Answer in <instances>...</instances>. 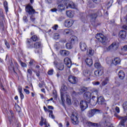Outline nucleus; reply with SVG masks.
<instances>
[{
    "label": "nucleus",
    "mask_w": 127,
    "mask_h": 127,
    "mask_svg": "<svg viewBox=\"0 0 127 127\" xmlns=\"http://www.w3.org/2000/svg\"><path fill=\"white\" fill-rule=\"evenodd\" d=\"M20 64L21 65L22 67H26L27 65L26 64L21 62V61H19Z\"/></svg>",
    "instance_id": "603ef678"
},
{
    "label": "nucleus",
    "mask_w": 127,
    "mask_h": 127,
    "mask_svg": "<svg viewBox=\"0 0 127 127\" xmlns=\"http://www.w3.org/2000/svg\"><path fill=\"white\" fill-rule=\"evenodd\" d=\"M120 119L121 120V122L118 125V127H125V123L127 121V117H120Z\"/></svg>",
    "instance_id": "9d476101"
},
{
    "label": "nucleus",
    "mask_w": 127,
    "mask_h": 127,
    "mask_svg": "<svg viewBox=\"0 0 127 127\" xmlns=\"http://www.w3.org/2000/svg\"><path fill=\"white\" fill-rule=\"evenodd\" d=\"M68 80L71 84H76L77 83V78L73 75H69L68 77Z\"/></svg>",
    "instance_id": "4468645a"
},
{
    "label": "nucleus",
    "mask_w": 127,
    "mask_h": 127,
    "mask_svg": "<svg viewBox=\"0 0 127 127\" xmlns=\"http://www.w3.org/2000/svg\"><path fill=\"white\" fill-rule=\"evenodd\" d=\"M64 64L67 65L68 68H71L72 66V62L71 61V59L69 58H65L64 60Z\"/></svg>",
    "instance_id": "ddd939ff"
},
{
    "label": "nucleus",
    "mask_w": 127,
    "mask_h": 127,
    "mask_svg": "<svg viewBox=\"0 0 127 127\" xmlns=\"http://www.w3.org/2000/svg\"><path fill=\"white\" fill-rule=\"evenodd\" d=\"M35 53H38L40 54V53H42V49L41 48H36L35 50Z\"/></svg>",
    "instance_id": "c9c22d12"
},
{
    "label": "nucleus",
    "mask_w": 127,
    "mask_h": 127,
    "mask_svg": "<svg viewBox=\"0 0 127 127\" xmlns=\"http://www.w3.org/2000/svg\"><path fill=\"white\" fill-rule=\"evenodd\" d=\"M79 95H80L79 94V92H76L74 91H73L71 93V95L72 96V97H76Z\"/></svg>",
    "instance_id": "79ce46f5"
},
{
    "label": "nucleus",
    "mask_w": 127,
    "mask_h": 127,
    "mask_svg": "<svg viewBox=\"0 0 127 127\" xmlns=\"http://www.w3.org/2000/svg\"><path fill=\"white\" fill-rule=\"evenodd\" d=\"M102 10L99 9L96 13H92L90 14V17L92 19H96L97 16H102Z\"/></svg>",
    "instance_id": "6e6552de"
},
{
    "label": "nucleus",
    "mask_w": 127,
    "mask_h": 127,
    "mask_svg": "<svg viewBox=\"0 0 127 127\" xmlns=\"http://www.w3.org/2000/svg\"><path fill=\"white\" fill-rule=\"evenodd\" d=\"M4 44L7 48H9V47H10V46H9V44L8 43V42H7V41H6V40H4Z\"/></svg>",
    "instance_id": "49530a36"
},
{
    "label": "nucleus",
    "mask_w": 127,
    "mask_h": 127,
    "mask_svg": "<svg viewBox=\"0 0 127 127\" xmlns=\"http://www.w3.org/2000/svg\"><path fill=\"white\" fill-rule=\"evenodd\" d=\"M43 85H44V81H42L41 83H39V87L40 88H42V87H43Z\"/></svg>",
    "instance_id": "680f3d73"
},
{
    "label": "nucleus",
    "mask_w": 127,
    "mask_h": 127,
    "mask_svg": "<svg viewBox=\"0 0 127 127\" xmlns=\"http://www.w3.org/2000/svg\"><path fill=\"white\" fill-rule=\"evenodd\" d=\"M95 38L98 40V41H100V42H101L103 45H106V37H104V35L102 33H99L97 34L95 36Z\"/></svg>",
    "instance_id": "39448f33"
},
{
    "label": "nucleus",
    "mask_w": 127,
    "mask_h": 127,
    "mask_svg": "<svg viewBox=\"0 0 127 127\" xmlns=\"http://www.w3.org/2000/svg\"><path fill=\"white\" fill-rule=\"evenodd\" d=\"M94 53L95 51H94V50L92 49H89L87 51V55H90L91 56H93V55H94Z\"/></svg>",
    "instance_id": "cd10ccee"
},
{
    "label": "nucleus",
    "mask_w": 127,
    "mask_h": 127,
    "mask_svg": "<svg viewBox=\"0 0 127 127\" xmlns=\"http://www.w3.org/2000/svg\"><path fill=\"white\" fill-rule=\"evenodd\" d=\"M108 48H119V45L117 44V42H114L109 46Z\"/></svg>",
    "instance_id": "a878e982"
},
{
    "label": "nucleus",
    "mask_w": 127,
    "mask_h": 127,
    "mask_svg": "<svg viewBox=\"0 0 127 127\" xmlns=\"http://www.w3.org/2000/svg\"><path fill=\"white\" fill-rule=\"evenodd\" d=\"M66 15L68 17L72 18L74 16V14L73 13L72 11L71 10H67L66 11Z\"/></svg>",
    "instance_id": "bb28decb"
},
{
    "label": "nucleus",
    "mask_w": 127,
    "mask_h": 127,
    "mask_svg": "<svg viewBox=\"0 0 127 127\" xmlns=\"http://www.w3.org/2000/svg\"><path fill=\"white\" fill-rule=\"evenodd\" d=\"M115 110H116V112H117V113H118V114L119 113H120V108H119L118 107H116Z\"/></svg>",
    "instance_id": "774afa93"
},
{
    "label": "nucleus",
    "mask_w": 127,
    "mask_h": 127,
    "mask_svg": "<svg viewBox=\"0 0 127 127\" xmlns=\"http://www.w3.org/2000/svg\"><path fill=\"white\" fill-rule=\"evenodd\" d=\"M92 84L94 86H99V85H100V82L99 81H94L92 82Z\"/></svg>",
    "instance_id": "8fccbe9b"
},
{
    "label": "nucleus",
    "mask_w": 127,
    "mask_h": 127,
    "mask_svg": "<svg viewBox=\"0 0 127 127\" xmlns=\"http://www.w3.org/2000/svg\"><path fill=\"white\" fill-rule=\"evenodd\" d=\"M10 66H11V67H12L13 72H14V73H15V74H16V69H15V67H14V66H13V64L12 63H11L10 64Z\"/></svg>",
    "instance_id": "37998d69"
},
{
    "label": "nucleus",
    "mask_w": 127,
    "mask_h": 127,
    "mask_svg": "<svg viewBox=\"0 0 127 127\" xmlns=\"http://www.w3.org/2000/svg\"><path fill=\"white\" fill-rule=\"evenodd\" d=\"M62 91H63L64 92H65V91H66L67 90V86H66V85H63L62 86Z\"/></svg>",
    "instance_id": "de8ad7c7"
},
{
    "label": "nucleus",
    "mask_w": 127,
    "mask_h": 127,
    "mask_svg": "<svg viewBox=\"0 0 127 127\" xmlns=\"http://www.w3.org/2000/svg\"><path fill=\"white\" fill-rule=\"evenodd\" d=\"M24 91L25 92V93L27 94V95H29L30 92L29 91V90L28 89H24Z\"/></svg>",
    "instance_id": "6e6d98bb"
},
{
    "label": "nucleus",
    "mask_w": 127,
    "mask_h": 127,
    "mask_svg": "<svg viewBox=\"0 0 127 127\" xmlns=\"http://www.w3.org/2000/svg\"><path fill=\"white\" fill-rule=\"evenodd\" d=\"M54 72V69H51L50 70H48L47 74L48 75H49V76H52V75H53V73Z\"/></svg>",
    "instance_id": "e433bc0d"
},
{
    "label": "nucleus",
    "mask_w": 127,
    "mask_h": 127,
    "mask_svg": "<svg viewBox=\"0 0 127 127\" xmlns=\"http://www.w3.org/2000/svg\"><path fill=\"white\" fill-rule=\"evenodd\" d=\"M23 20L24 22H28V19H27V16H24L23 17Z\"/></svg>",
    "instance_id": "3c124183"
},
{
    "label": "nucleus",
    "mask_w": 127,
    "mask_h": 127,
    "mask_svg": "<svg viewBox=\"0 0 127 127\" xmlns=\"http://www.w3.org/2000/svg\"><path fill=\"white\" fill-rule=\"evenodd\" d=\"M92 1H93V2H94V3H100V2H101V0H92Z\"/></svg>",
    "instance_id": "4d7b16f0"
},
{
    "label": "nucleus",
    "mask_w": 127,
    "mask_h": 127,
    "mask_svg": "<svg viewBox=\"0 0 127 127\" xmlns=\"http://www.w3.org/2000/svg\"><path fill=\"white\" fill-rule=\"evenodd\" d=\"M61 100L62 102H64V101H65V100L64 99V94H63V92L61 91Z\"/></svg>",
    "instance_id": "c03bdc74"
},
{
    "label": "nucleus",
    "mask_w": 127,
    "mask_h": 127,
    "mask_svg": "<svg viewBox=\"0 0 127 127\" xmlns=\"http://www.w3.org/2000/svg\"><path fill=\"white\" fill-rule=\"evenodd\" d=\"M34 47L35 48H42V47H43V45L41 41L36 42L34 43Z\"/></svg>",
    "instance_id": "f3484780"
},
{
    "label": "nucleus",
    "mask_w": 127,
    "mask_h": 127,
    "mask_svg": "<svg viewBox=\"0 0 127 127\" xmlns=\"http://www.w3.org/2000/svg\"><path fill=\"white\" fill-rule=\"evenodd\" d=\"M121 51L122 53H125V52H127V48H122Z\"/></svg>",
    "instance_id": "052dcab7"
},
{
    "label": "nucleus",
    "mask_w": 127,
    "mask_h": 127,
    "mask_svg": "<svg viewBox=\"0 0 127 127\" xmlns=\"http://www.w3.org/2000/svg\"><path fill=\"white\" fill-rule=\"evenodd\" d=\"M31 39H32L33 42H36L37 41H39L40 40V38L37 36V35H33L31 37Z\"/></svg>",
    "instance_id": "4be33fe9"
},
{
    "label": "nucleus",
    "mask_w": 127,
    "mask_h": 127,
    "mask_svg": "<svg viewBox=\"0 0 127 127\" xmlns=\"http://www.w3.org/2000/svg\"><path fill=\"white\" fill-rule=\"evenodd\" d=\"M34 72H35L36 73V75L37 76V77H39L40 76V72L39 71H34Z\"/></svg>",
    "instance_id": "13d9d810"
},
{
    "label": "nucleus",
    "mask_w": 127,
    "mask_h": 127,
    "mask_svg": "<svg viewBox=\"0 0 127 127\" xmlns=\"http://www.w3.org/2000/svg\"><path fill=\"white\" fill-rule=\"evenodd\" d=\"M53 29H54V30H57L58 28V25L57 24H55L54 25V26L52 27Z\"/></svg>",
    "instance_id": "864d4df0"
},
{
    "label": "nucleus",
    "mask_w": 127,
    "mask_h": 127,
    "mask_svg": "<svg viewBox=\"0 0 127 127\" xmlns=\"http://www.w3.org/2000/svg\"><path fill=\"white\" fill-rule=\"evenodd\" d=\"M94 67L96 68V69H103V68H102V65H101L100 63H95L94 64Z\"/></svg>",
    "instance_id": "7c9ffc66"
},
{
    "label": "nucleus",
    "mask_w": 127,
    "mask_h": 127,
    "mask_svg": "<svg viewBox=\"0 0 127 127\" xmlns=\"http://www.w3.org/2000/svg\"><path fill=\"white\" fill-rule=\"evenodd\" d=\"M85 62L88 66L90 67L93 65V60L91 59L87 58L85 60Z\"/></svg>",
    "instance_id": "412c9836"
},
{
    "label": "nucleus",
    "mask_w": 127,
    "mask_h": 127,
    "mask_svg": "<svg viewBox=\"0 0 127 127\" xmlns=\"http://www.w3.org/2000/svg\"><path fill=\"white\" fill-rule=\"evenodd\" d=\"M66 101L68 105H71V99H70V96H66Z\"/></svg>",
    "instance_id": "ea45409f"
},
{
    "label": "nucleus",
    "mask_w": 127,
    "mask_h": 127,
    "mask_svg": "<svg viewBox=\"0 0 127 127\" xmlns=\"http://www.w3.org/2000/svg\"><path fill=\"white\" fill-rule=\"evenodd\" d=\"M119 37L122 38V39H125L127 37V32L124 30L120 31L119 34Z\"/></svg>",
    "instance_id": "dca6fc26"
},
{
    "label": "nucleus",
    "mask_w": 127,
    "mask_h": 127,
    "mask_svg": "<svg viewBox=\"0 0 127 127\" xmlns=\"http://www.w3.org/2000/svg\"><path fill=\"white\" fill-rule=\"evenodd\" d=\"M90 125L92 127H98V124L97 123H93L90 122Z\"/></svg>",
    "instance_id": "e2e57ef3"
},
{
    "label": "nucleus",
    "mask_w": 127,
    "mask_h": 127,
    "mask_svg": "<svg viewBox=\"0 0 127 127\" xmlns=\"http://www.w3.org/2000/svg\"><path fill=\"white\" fill-rule=\"evenodd\" d=\"M60 53L62 56H68L70 54V52L68 51L65 50H61Z\"/></svg>",
    "instance_id": "6ab92c4d"
},
{
    "label": "nucleus",
    "mask_w": 127,
    "mask_h": 127,
    "mask_svg": "<svg viewBox=\"0 0 127 127\" xmlns=\"http://www.w3.org/2000/svg\"><path fill=\"white\" fill-rule=\"evenodd\" d=\"M88 90V88L87 87H85L84 86H81L79 89V92H78L79 95H82L83 93H85L86 91Z\"/></svg>",
    "instance_id": "aec40b11"
},
{
    "label": "nucleus",
    "mask_w": 127,
    "mask_h": 127,
    "mask_svg": "<svg viewBox=\"0 0 127 127\" xmlns=\"http://www.w3.org/2000/svg\"><path fill=\"white\" fill-rule=\"evenodd\" d=\"M83 75L85 77H88L89 76V73H88L87 70H84L83 71Z\"/></svg>",
    "instance_id": "a18cd8bd"
},
{
    "label": "nucleus",
    "mask_w": 127,
    "mask_h": 127,
    "mask_svg": "<svg viewBox=\"0 0 127 127\" xmlns=\"http://www.w3.org/2000/svg\"><path fill=\"white\" fill-rule=\"evenodd\" d=\"M57 67L59 70H60V71H62L64 70V64L63 63L59 64Z\"/></svg>",
    "instance_id": "c85d7f7f"
},
{
    "label": "nucleus",
    "mask_w": 127,
    "mask_h": 127,
    "mask_svg": "<svg viewBox=\"0 0 127 127\" xmlns=\"http://www.w3.org/2000/svg\"><path fill=\"white\" fill-rule=\"evenodd\" d=\"M108 64H114V65H118V64H121V59L120 58H115L114 60H111L110 62H107Z\"/></svg>",
    "instance_id": "9b49d317"
},
{
    "label": "nucleus",
    "mask_w": 127,
    "mask_h": 127,
    "mask_svg": "<svg viewBox=\"0 0 127 127\" xmlns=\"http://www.w3.org/2000/svg\"><path fill=\"white\" fill-rule=\"evenodd\" d=\"M100 111L101 110L99 109H92L88 111L87 116H88L89 118H92L94 117L95 114H99Z\"/></svg>",
    "instance_id": "423d86ee"
},
{
    "label": "nucleus",
    "mask_w": 127,
    "mask_h": 127,
    "mask_svg": "<svg viewBox=\"0 0 127 127\" xmlns=\"http://www.w3.org/2000/svg\"><path fill=\"white\" fill-rule=\"evenodd\" d=\"M51 11H52V12H56L57 11V8H54L53 9H51Z\"/></svg>",
    "instance_id": "69168bd1"
},
{
    "label": "nucleus",
    "mask_w": 127,
    "mask_h": 127,
    "mask_svg": "<svg viewBox=\"0 0 127 127\" xmlns=\"http://www.w3.org/2000/svg\"><path fill=\"white\" fill-rule=\"evenodd\" d=\"M97 104H98L100 106H106V105H107L106 103V100L103 96H100L97 98Z\"/></svg>",
    "instance_id": "1a4fd4ad"
},
{
    "label": "nucleus",
    "mask_w": 127,
    "mask_h": 127,
    "mask_svg": "<svg viewBox=\"0 0 127 127\" xmlns=\"http://www.w3.org/2000/svg\"><path fill=\"white\" fill-rule=\"evenodd\" d=\"M58 9L59 11H63L65 9V6L63 4H60L58 5Z\"/></svg>",
    "instance_id": "393cba45"
},
{
    "label": "nucleus",
    "mask_w": 127,
    "mask_h": 127,
    "mask_svg": "<svg viewBox=\"0 0 127 127\" xmlns=\"http://www.w3.org/2000/svg\"><path fill=\"white\" fill-rule=\"evenodd\" d=\"M49 118H51L52 119H55V117H54V115H53V111L52 110L49 111Z\"/></svg>",
    "instance_id": "58836bf2"
},
{
    "label": "nucleus",
    "mask_w": 127,
    "mask_h": 127,
    "mask_svg": "<svg viewBox=\"0 0 127 127\" xmlns=\"http://www.w3.org/2000/svg\"><path fill=\"white\" fill-rule=\"evenodd\" d=\"M74 23V21L72 19H66L64 21V24L65 27H71L73 24Z\"/></svg>",
    "instance_id": "f8f14e48"
},
{
    "label": "nucleus",
    "mask_w": 127,
    "mask_h": 127,
    "mask_svg": "<svg viewBox=\"0 0 127 127\" xmlns=\"http://www.w3.org/2000/svg\"><path fill=\"white\" fill-rule=\"evenodd\" d=\"M46 3H48L49 4L50 3H52V0H46Z\"/></svg>",
    "instance_id": "338daca9"
},
{
    "label": "nucleus",
    "mask_w": 127,
    "mask_h": 127,
    "mask_svg": "<svg viewBox=\"0 0 127 127\" xmlns=\"http://www.w3.org/2000/svg\"><path fill=\"white\" fill-rule=\"evenodd\" d=\"M92 93L86 91L83 94V98L85 101H81L80 103V107L82 111H85L88 108V103H91V97Z\"/></svg>",
    "instance_id": "f257e3e1"
},
{
    "label": "nucleus",
    "mask_w": 127,
    "mask_h": 127,
    "mask_svg": "<svg viewBox=\"0 0 127 127\" xmlns=\"http://www.w3.org/2000/svg\"><path fill=\"white\" fill-rule=\"evenodd\" d=\"M14 65H15V70H16V72H17V71H18V64H17V63H14Z\"/></svg>",
    "instance_id": "09e8293b"
},
{
    "label": "nucleus",
    "mask_w": 127,
    "mask_h": 127,
    "mask_svg": "<svg viewBox=\"0 0 127 127\" xmlns=\"http://www.w3.org/2000/svg\"><path fill=\"white\" fill-rule=\"evenodd\" d=\"M3 6L5 8V10L6 12H7V11H8V6L7 5V1H4Z\"/></svg>",
    "instance_id": "2f4dec72"
},
{
    "label": "nucleus",
    "mask_w": 127,
    "mask_h": 127,
    "mask_svg": "<svg viewBox=\"0 0 127 127\" xmlns=\"http://www.w3.org/2000/svg\"><path fill=\"white\" fill-rule=\"evenodd\" d=\"M69 42L66 44L65 46L66 48H72V45L78 42V37L74 35L71 36L69 39Z\"/></svg>",
    "instance_id": "7ed1b4c3"
},
{
    "label": "nucleus",
    "mask_w": 127,
    "mask_h": 127,
    "mask_svg": "<svg viewBox=\"0 0 127 127\" xmlns=\"http://www.w3.org/2000/svg\"><path fill=\"white\" fill-rule=\"evenodd\" d=\"M31 40H32L31 39V38H30V39L27 38L26 39V43L27 45H31V43H32V41H31Z\"/></svg>",
    "instance_id": "f704fd0d"
},
{
    "label": "nucleus",
    "mask_w": 127,
    "mask_h": 127,
    "mask_svg": "<svg viewBox=\"0 0 127 127\" xmlns=\"http://www.w3.org/2000/svg\"><path fill=\"white\" fill-rule=\"evenodd\" d=\"M79 45L80 48H87V44L84 42H80Z\"/></svg>",
    "instance_id": "c756f323"
},
{
    "label": "nucleus",
    "mask_w": 127,
    "mask_h": 127,
    "mask_svg": "<svg viewBox=\"0 0 127 127\" xmlns=\"http://www.w3.org/2000/svg\"><path fill=\"white\" fill-rule=\"evenodd\" d=\"M73 31L70 29H65L64 30L63 33L64 35L72 34Z\"/></svg>",
    "instance_id": "5701e85b"
},
{
    "label": "nucleus",
    "mask_w": 127,
    "mask_h": 127,
    "mask_svg": "<svg viewBox=\"0 0 127 127\" xmlns=\"http://www.w3.org/2000/svg\"><path fill=\"white\" fill-rule=\"evenodd\" d=\"M103 74H104V69L103 68L94 71V75L97 77H100V76H102Z\"/></svg>",
    "instance_id": "2eb2a0df"
},
{
    "label": "nucleus",
    "mask_w": 127,
    "mask_h": 127,
    "mask_svg": "<svg viewBox=\"0 0 127 127\" xmlns=\"http://www.w3.org/2000/svg\"><path fill=\"white\" fill-rule=\"evenodd\" d=\"M70 118L73 125H78V124H79V119H78L76 113H73L70 116Z\"/></svg>",
    "instance_id": "0eeeda50"
},
{
    "label": "nucleus",
    "mask_w": 127,
    "mask_h": 127,
    "mask_svg": "<svg viewBox=\"0 0 127 127\" xmlns=\"http://www.w3.org/2000/svg\"><path fill=\"white\" fill-rule=\"evenodd\" d=\"M18 91L20 94L21 100H23L24 98V95H23V93H22V87H21L20 85L18 86Z\"/></svg>",
    "instance_id": "a211bd4d"
},
{
    "label": "nucleus",
    "mask_w": 127,
    "mask_h": 127,
    "mask_svg": "<svg viewBox=\"0 0 127 127\" xmlns=\"http://www.w3.org/2000/svg\"><path fill=\"white\" fill-rule=\"evenodd\" d=\"M118 75L119 76V78L121 79V80H123V79H124L125 78V72H124V71L123 70H120L119 73H118Z\"/></svg>",
    "instance_id": "b1692460"
},
{
    "label": "nucleus",
    "mask_w": 127,
    "mask_h": 127,
    "mask_svg": "<svg viewBox=\"0 0 127 127\" xmlns=\"http://www.w3.org/2000/svg\"><path fill=\"white\" fill-rule=\"evenodd\" d=\"M27 73H28L29 75H30V76H31L32 75V71H31V69H28L27 70Z\"/></svg>",
    "instance_id": "bf43d9fd"
},
{
    "label": "nucleus",
    "mask_w": 127,
    "mask_h": 127,
    "mask_svg": "<svg viewBox=\"0 0 127 127\" xmlns=\"http://www.w3.org/2000/svg\"><path fill=\"white\" fill-rule=\"evenodd\" d=\"M87 5H88V6L89 7H91V8L95 7V5L94 4V3L92 2V1H89L88 2Z\"/></svg>",
    "instance_id": "473e14b6"
},
{
    "label": "nucleus",
    "mask_w": 127,
    "mask_h": 127,
    "mask_svg": "<svg viewBox=\"0 0 127 127\" xmlns=\"http://www.w3.org/2000/svg\"><path fill=\"white\" fill-rule=\"evenodd\" d=\"M58 2H62L63 1L66 8L70 7V8H76V5L74 2L69 0H58Z\"/></svg>",
    "instance_id": "20e7f679"
},
{
    "label": "nucleus",
    "mask_w": 127,
    "mask_h": 127,
    "mask_svg": "<svg viewBox=\"0 0 127 127\" xmlns=\"http://www.w3.org/2000/svg\"><path fill=\"white\" fill-rule=\"evenodd\" d=\"M44 121V119H43V117L41 118V121L40 122V126H41V127H42L43 126V122Z\"/></svg>",
    "instance_id": "5fc2aeb1"
},
{
    "label": "nucleus",
    "mask_w": 127,
    "mask_h": 127,
    "mask_svg": "<svg viewBox=\"0 0 127 127\" xmlns=\"http://www.w3.org/2000/svg\"><path fill=\"white\" fill-rule=\"evenodd\" d=\"M112 49L111 48H104L103 52L104 53H106L107 52H111Z\"/></svg>",
    "instance_id": "a19ab883"
},
{
    "label": "nucleus",
    "mask_w": 127,
    "mask_h": 127,
    "mask_svg": "<svg viewBox=\"0 0 127 127\" xmlns=\"http://www.w3.org/2000/svg\"><path fill=\"white\" fill-rule=\"evenodd\" d=\"M109 82V79L108 78H106L105 79L102 81V86H106L107 84Z\"/></svg>",
    "instance_id": "72a5a7b5"
},
{
    "label": "nucleus",
    "mask_w": 127,
    "mask_h": 127,
    "mask_svg": "<svg viewBox=\"0 0 127 127\" xmlns=\"http://www.w3.org/2000/svg\"><path fill=\"white\" fill-rule=\"evenodd\" d=\"M15 108L17 112L18 113H20V111L21 110V109L20 108V107L18 105H15Z\"/></svg>",
    "instance_id": "4c0bfd02"
},
{
    "label": "nucleus",
    "mask_w": 127,
    "mask_h": 127,
    "mask_svg": "<svg viewBox=\"0 0 127 127\" xmlns=\"http://www.w3.org/2000/svg\"><path fill=\"white\" fill-rule=\"evenodd\" d=\"M26 12L28 13L30 15V19L31 21L33 22L34 23H35V17H34V13H35V10L33 9V7L30 5V4H28L25 7Z\"/></svg>",
    "instance_id": "f03ea898"
},
{
    "label": "nucleus",
    "mask_w": 127,
    "mask_h": 127,
    "mask_svg": "<svg viewBox=\"0 0 127 127\" xmlns=\"http://www.w3.org/2000/svg\"><path fill=\"white\" fill-rule=\"evenodd\" d=\"M29 65H33L34 64V61L33 60H31L30 62H29Z\"/></svg>",
    "instance_id": "0e129e2a"
}]
</instances>
